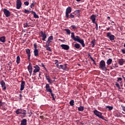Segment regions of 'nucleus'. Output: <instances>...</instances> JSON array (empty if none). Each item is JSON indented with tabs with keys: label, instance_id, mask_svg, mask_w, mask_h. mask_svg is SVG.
Masks as SVG:
<instances>
[{
	"label": "nucleus",
	"instance_id": "f257e3e1",
	"mask_svg": "<svg viewBox=\"0 0 125 125\" xmlns=\"http://www.w3.org/2000/svg\"><path fill=\"white\" fill-rule=\"evenodd\" d=\"M99 68L102 69L103 71H107V67H106V63L104 60L100 61L99 63Z\"/></svg>",
	"mask_w": 125,
	"mask_h": 125
},
{
	"label": "nucleus",
	"instance_id": "f03ea898",
	"mask_svg": "<svg viewBox=\"0 0 125 125\" xmlns=\"http://www.w3.org/2000/svg\"><path fill=\"white\" fill-rule=\"evenodd\" d=\"M93 113L95 116L98 117L100 119H102V120H104V121H107V120L105 119L104 116L102 115V113L98 111L97 110H95L93 111Z\"/></svg>",
	"mask_w": 125,
	"mask_h": 125
},
{
	"label": "nucleus",
	"instance_id": "7ed1b4c3",
	"mask_svg": "<svg viewBox=\"0 0 125 125\" xmlns=\"http://www.w3.org/2000/svg\"><path fill=\"white\" fill-rule=\"evenodd\" d=\"M16 114H17V115H19V114H21L23 116H26V115H27V111H26L25 110L19 108L16 111Z\"/></svg>",
	"mask_w": 125,
	"mask_h": 125
},
{
	"label": "nucleus",
	"instance_id": "20e7f679",
	"mask_svg": "<svg viewBox=\"0 0 125 125\" xmlns=\"http://www.w3.org/2000/svg\"><path fill=\"white\" fill-rule=\"evenodd\" d=\"M72 12V8L68 7L66 8L65 11V17L67 19H69V14Z\"/></svg>",
	"mask_w": 125,
	"mask_h": 125
},
{
	"label": "nucleus",
	"instance_id": "39448f33",
	"mask_svg": "<svg viewBox=\"0 0 125 125\" xmlns=\"http://www.w3.org/2000/svg\"><path fill=\"white\" fill-rule=\"evenodd\" d=\"M106 37L110 40V41H114L115 40V35H112L111 32H107L106 33Z\"/></svg>",
	"mask_w": 125,
	"mask_h": 125
},
{
	"label": "nucleus",
	"instance_id": "423d86ee",
	"mask_svg": "<svg viewBox=\"0 0 125 125\" xmlns=\"http://www.w3.org/2000/svg\"><path fill=\"white\" fill-rule=\"evenodd\" d=\"M33 68L34 69L33 70V76L36 75V73H38V72H40V70H41V68L38 64L36 65L35 66H33Z\"/></svg>",
	"mask_w": 125,
	"mask_h": 125
},
{
	"label": "nucleus",
	"instance_id": "0eeeda50",
	"mask_svg": "<svg viewBox=\"0 0 125 125\" xmlns=\"http://www.w3.org/2000/svg\"><path fill=\"white\" fill-rule=\"evenodd\" d=\"M3 12L4 15L6 16V17H9L11 15V14L10 13V11H9L8 10H7L6 8H4L3 9Z\"/></svg>",
	"mask_w": 125,
	"mask_h": 125
},
{
	"label": "nucleus",
	"instance_id": "6e6552de",
	"mask_svg": "<svg viewBox=\"0 0 125 125\" xmlns=\"http://www.w3.org/2000/svg\"><path fill=\"white\" fill-rule=\"evenodd\" d=\"M16 3L17 9H20L22 6V2L21 1V0H17Z\"/></svg>",
	"mask_w": 125,
	"mask_h": 125
},
{
	"label": "nucleus",
	"instance_id": "1a4fd4ad",
	"mask_svg": "<svg viewBox=\"0 0 125 125\" xmlns=\"http://www.w3.org/2000/svg\"><path fill=\"white\" fill-rule=\"evenodd\" d=\"M28 71L30 74V76H32V73L33 72V66L31 64V62H29V65L27 66Z\"/></svg>",
	"mask_w": 125,
	"mask_h": 125
},
{
	"label": "nucleus",
	"instance_id": "9d476101",
	"mask_svg": "<svg viewBox=\"0 0 125 125\" xmlns=\"http://www.w3.org/2000/svg\"><path fill=\"white\" fill-rule=\"evenodd\" d=\"M40 34L41 35L42 39V41L44 42L45 41V39H46V37H47V35H46V34H45V32H44L43 31H41Z\"/></svg>",
	"mask_w": 125,
	"mask_h": 125
},
{
	"label": "nucleus",
	"instance_id": "9b49d317",
	"mask_svg": "<svg viewBox=\"0 0 125 125\" xmlns=\"http://www.w3.org/2000/svg\"><path fill=\"white\" fill-rule=\"evenodd\" d=\"M61 47H62V49H64V50H69L70 49V46L67 44H61Z\"/></svg>",
	"mask_w": 125,
	"mask_h": 125
},
{
	"label": "nucleus",
	"instance_id": "f8f14e48",
	"mask_svg": "<svg viewBox=\"0 0 125 125\" xmlns=\"http://www.w3.org/2000/svg\"><path fill=\"white\" fill-rule=\"evenodd\" d=\"M45 79L47 80L49 83H52L53 82H55V81H52L51 79H50V77H49V75L47 74V73L45 74Z\"/></svg>",
	"mask_w": 125,
	"mask_h": 125
},
{
	"label": "nucleus",
	"instance_id": "ddd939ff",
	"mask_svg": "<svg viewBox=\"0 0 125 125\" xmlns=\"http://www.w3.org/2000/svg\"><path fill=\"white\" fill-rule=\"evenodd\" d=\"M22 81H21V91L24 90V89L25 88V81H23V79H22Z\"/></svg>",
	"mask_w": 125,
	"mask_h": 125
},
{
	"label": "nucleus",
	"instance_id": "4468645a",
	"mask_svg": "<svg viewBox=\"0 0 125 125\" xmlns=\"http://www.w3.org/2000/svg\"><path fill=\"white\" fill-rule=\"evenodd\" d=\"M0 83L1 85L2 89L3 90H5L6 89V86H5V82L3 81V80H2L0 82Z\"/></svg>",
	"mask_w": 125,
	"mask_h": 125
},
{
	"label": "nucleus",
	"instance_id": "2eb2a0df",
	"mask_svg": "<svg viewBox=\"0 0 125 125\" xmlns=\"http://www.w3.org/2000/svg\"><path fill=\"white\" fill-rule=\"evenodd\" d=\"M45 89L47 92H51L52 91V90L50 88V86H49V84L46 83L45 86Z\"/></svg>",
	"mask_w": 125,
	"mask_h": 125
},
{
	"label": "nucleus",
	"instance_id": "dca6fc26",
	"mask_svg": "<svg viewBox=\"0 0 125 125\" xmlns=\"http://www.w3.org/2000/svg\"><path fill=\"white\" fill-rule=\"evenodd\" d=\"M26 52L27 54L28 59V60H30L31 58V50H30V49H26Z\"/></svg>",
	"mask_w": 125,
	"mask_h": 125
},
{
	"label": "nucleus",
	"instance_id": "f3484780",
	"mask_svg": "<svg viewBox=\"0 0 125 125\" xmlns=\"http://www.w3.org/2000/svg\"><path fill=\"white\" fill-rule=\"evenodd\" d=\"M77 42H79L82 45L83 47H84L85 46V44H84V41L83 39H80V40H77Z\"/></svg>",
	"mask_w": 125,
	"mask_h": 125
},
{
	"label": "nucleus",
	"instance_id": "a211bd4d",
	"mask_svg": "<svg viewBox=\"0 0 125 125\" xmlns=\"http://www.w3.org/2000/svg\"><path fill=\"white\" fill-rule=\"evenodd\" d=\"M96 16L94 15H92V16H90V19L91 20V21L93 23H96Z\"/></svg>",
	"mask_w": 125,
	"mask_h": 125
},
{
	"label": "nucleus",
	"instance_id": "6ab92c4d",
	"mask_svg": "<svg viewBox=\"0 0 125 125\" xmlns=\"http://www.w3.org/2000/svg\"><path fill=\"white\" fill-rule=\"evenodd\" d=\"M21 122V125H27V119H23Z\"/></svg>",
	"mask_w": 125,
	"mask_h": 125
},
{
	"label": "nucleus",
	"instance_id": "aec40b11",
	"mask_svg": "<svg viewBox=\"0 0 125 125\" xmlns=\"http://www.w3.org/2000/svg\"><path fill=\"white\" fill-rule=\"evenodd\" d=\"M74 46L76 49H80L81 48V45L78 43H76Z\"/></svg>",
	"mask_w": 125,
	"mask_h": 125
},
{
	"label": "nucleus",
	"instance_id": "412c9836",
	"mask_svg": "<svg viewBox=\"0 0 125 125\" xmlns=\"http://www.w3.org/2000/svg\"><path fill=\"white\" fill-rule=\"evenodd\" d=\"M34 56L36 57L39 56V50L35 49L34 51Z\"/></svg>",
	"mask_w": 125,
	"mask_h": 125
},
{
	"label": "nucleus",
	"instance_id": "4be33fe9",
	"mask_svg": "<svg viewBox=\"0 0 125 125\" xmlns=\"http://www.w3.org/2000/svg\"><path fill=\"white\" fill-rule=\"evenodd\" d=\"M66 63L62 65V70H64V71H67L68 70V67L67 66Z\"/></svg>",
	"mask_w": 125,
	"mask_h": 125
},
{
	"label": "nucleus",
	"instance_id": "5701e85b",
	"mask_svg": "<svg viewBox=\"0 0 125 125\" xmlns=\"http://www.w3.org/2000/svg\"><path fill=\"white\" fill-rule=\"evenodd\" d=\"M51 41H53V36H51L48 38L47 42L50 43L51 42Z\"/></svg>",
	"mask_w": 125,
	"mask_h": 125
},
{
	"label": "nucleus",
	"instance_id": "b1692460",
	"mask_svg": "<svg viewBox=\"0 0 125 125\" xmlns=\"http://www.w3.org/2000/svg\"><path fill=\"white\" fill-rule=\"evenodd\" d=\"M0 107H1L3 111H5L7 109V108H6V106L2 104V102H1V105H0Z\"/></svg>",
	"mask_w": 125,
	"mask_h": 125
},
{
	"label": "nucleus",
	"instance_id": "393cba45",
	"mask_svg": "<svg viewBox=\"0 0 125 125\" xmlns=\"http://www.w3.org/2000/svg\"><path fill=\"white\" fill-rule=\"evenodd\" d=\"M78 111H80V112H83V110H84V106H80L78 108Z\"/></svg>",
	"mask_w": 125,
	"mask_h": 125
},
{
	"label": "nucleus",
	"instance_id": "a878e982",
	"mask_svg": "<svg viewBox=\"0 0 125 125\" xmlns=\"http://www.w3.org/2000/svg\"><path fill=\"white\" fill-rule=\"evenodd\" d=\"M0 42H5V37L2 36L0 37Z\"/></svg>",
	"mask_w": 125,
	"mask_h": 125
},
{
	"label": "nucleus",
	"instance_id": "bb28decb",
	"mask_svg": "<svg viewBox=\"0 0 125 125\" xmlns=\"http://www.w3.org/2000/svg\"><path fill=\"white\" fill-rule=\"evenodd\" d=\"M119 63L121 66L124 65V63H125V61H124V60L123 59H121L119 61Z\"/></svg>",
	"mask_w": 125,
	"mask_h": 125
},
{
	"label": "nucleus",
	"instance_id": "cd10ccee",
	"mask_svg": "<svg viewBox=\"0 0 125 125\" xmlns=\"http://www.w3.org/2000/svg\"><path fill=\"white\" fill-rule=\"evenodd\" d=\"M32 14H33V16L34 18H40V17H39V15H37V14L34 11H32Z\"/></svg>",
	"mask_w": 125,
	"mask_h": 125
},
{
	"label": "nucleus",
	"instance_id": "c85d7f7f",
	"mask_svg": "<svg viewBox=\"0 0 125 125\" xmlns=\"http://www.w3.org/2000/svg\"><path fill=\"white\" fill-rule=\"evenodd\" d=\"M113 61V60L112 59H109L107 60L106 63L107 65H111V63H112Z\"/></svg>",
	"mask_w": 125,
	"mask_h": 125
},
{
	"label": "nucleus",
	"instance_id": "c756f323",
	"mask_svg": "<svg viewBox=\"0 0 125 125\" xmlns=\"http://www.w3.org/2000/svg\"><path fill=\"white\" fill-rule=\"evenodd\" d=\"M33 11H30L29 10H27L26 9H24V13L26 14H29V13H32Z\"/></svg>",
	"mask_w": 125,
	"mask_h": 125
},
{
	"label": "nucleus",
	"instance_id": "7c9ffc66",
	"mask_svg": "<svg viewBox=\"0 0 125 125\" xmlns=\"http://www.w3.org/2000/svg\"><path fill=\"white\" fill-rule=\"evenodd\" d=\"M91 45H92V47H94V46H95V39L93 40L91 42Z\"/></svg>",
	"mask_w": 125,
	"mask_h": 125
},
{
	"label": "nucleus",
	"instance_id": "2f4dec72",
	"mask_svg": "<svg viewBox=\"0 0 125 125\" xmlns=\"http://www.w3.org/2000/svg\"><path fill=\"white\" fill-rule=\"evenodd\" d=\"M74 14H75L74 12L71 13L70 14V16L69 15L68 18H71V19L75 18V15Z\"/></svg>",
	"mask_w": 125,
	"mask_h": 125
},
{
	"label": "nucleus",
	"instance_id": "473e14b6",
	"mask_svg": "<svg viewBox=\"0 0 125 125\" xmlns=\"http://www.w3.org/2000/svg\"><path fill=\"white\" fill-rule=\"evenodd\" d=\"M71 39H72L73 41L77 40L76 39V37H75V33H74V32L71 33Z\"/></svg>",
	"mask_w": 125,
	"mask_h": 125
},
{
	"label": "nucleus",
	"instance_id": "72a5a7b5",
	"mask_svg": "<svg viewBox=\"0 0 125 125\" xmlns=\"http://www.w3.org/2000/svg\"><path fill=\"white\" fill-rule=\"evenodd\" d=\"M105 108L106 109H108V110L109 111H112V110L113 109V106H109V105H107L105 107Z\"/></svg>",
	"mask_w": 125,
	"mask_h": 125
},
{
	"label": "nucleus",
	"instance_id": "f704fd0d",
	"mask_svg": "<svg viewBox=\"0 0 125 125\" xmlns=\"http://www.w3.org/2000/svg\"><path fill=\"white\" fill-rule=\"evenodd\" d=\"M16 62L17 64H19L20 63V56H18L17 57V60H16Z\"/></svg>",
	"mask_w": 125,
	"mask_h": 125
},
{
	"label": "nucleus",
	"instance_id": "c9c22d12",
	"mask_svg": "<svg viewBox=\"0 0 125 125\" xmlns=\"http://www.w3.org/2000/svg\"><path fill=\"white\" fill-rule=\"evenodd\" d=\"M64 31H65L66 32L67 35H70L71 34V30L68 29H64Z\"/></svg>",
	"mask_w": 125,
	"mask_h": 125
},
{
	"label": "nucleus",
	"instance_id": "e433bc0d",
	"mask_svg": "<svg viewBox=\"0 0 125 125\" xmlns=\"http://www.w3.org/2000/svg\"><path fill=\"white\" fill-rule=\"evenodd\" d=\"M74 103H75V101H74V100H71L69 102L70 106H74Z\"/></svg>",
	"mask_w": 125,
	"mask_h": 125
},
{
	"label": "nucleus",
	"instance_id": "4c0bfd02",
	"mask_svg": "<svg viewBox=\"0 0 125 125\" xmlns=\"http://www.w3.org/2000/svg\"><path fill=\"white\" fill-rule=\"evenodd\" d=\"M80 12H81V10H76L75 12V15H80Z\"/></svg>",
	"mask_w": 125,
	"mask_h": 125
},
{
	"label": "nucleus",
	"instance_id": "58836bf2",
	"mask_svg": "<svg viewBox=\"0 0 125 125\" xmlns=\"http://www.w3.org/2000/svg\"><path fill=\"white\" fill-rule=\"evenodd\" d=\"M31 25H29L28 24V22H26V23H23V27L24 28H27V27H30Z\"/></svg>",
	"mask_w": 125,
	"mask_h": 125
},
{
	"label": "nucleus",
	"instance_id": "ea45409f",
	"mask_svg": "<svg viewBox=\"0 0 125 125\" xmlns=\"http://www.w3.org/2000/svg\"><path fill=\"white\" fill-rule=\"evenodd\" d=\"M76 40H74V42H78V40L79 41V40H81V38L79 36H76Z\"/></svg>",
	"mask_w": 125,
	"mask_h": 125
},
{
	"label": "nucleus",
	"instance_id": "a19ab883",
	"mask_svg": "<svg viewBox=\"0 0 125 125\" xmlns=\"http://www.w3.org/2000/svg\"><path fill=\"white\" fill-rule=\"evenodd\" d=\"M51 93V95L53 98V100H55V98H54L55 94L52 93V91H51V92H50Z\"/></svg>",
	"mask_w": 125,
	"mask_h": 125
},
{
	"label": "nucleus",
	"instance_id": "79ce46f5",
	"mask_svg": "<svg viewBox=\"0 0 125 125\" xmlns=\"http://www.w3.org/2000/svg\"><path fill=\"white\" fill-rule=\"evenodd\" d=\"M122 80H123V79H122V78H121V77H118V78H117V82H121V81H122Z\"/></svg>",
	"mask_w": 125,
	"mask_h": 125
},
{
	"label": "nucleus",
	"instance_id": "37998d69",
	"mask_svg": "<svg viewBox=\"0 0 125 125\" xmlns=\"http://www.w3.org/2000/svg\"><path fill=\"white\" fill-rule=\"evenodd\" d=\"M94 24H95V25H96V31H98V24H97V22L94 23Z\"/></svg>",
	"mask_w": 125,
	"mask_h": 125
},
{
	"label": "nucleus",
	"instance_id": "c03bdc74",
	"mask_svg": "<svg viewBox=\"0 0 125 125\" xmlns=\"http://www.w3.org/2000/svg\"><path fill=\"white\" fill-rule=\"evenodd\" d=\"M34 48L35 49H38V45H37V43H35L34 44Z\"/></svg>",
	"mask_w": 125,
	"mask_h": 125
},
{
	"label": "nucleus",
	"instance_id": "a18cd8bd",
	"mask_svg": "<svg viewBox=\"0 0 125 125\" xmlns=\"http://www.w3.org/2000/svg\"><path fill=\"white\" fill-rule=\"evenodd\" d=\"M71 28L73 29H77V26H75V25H72L71 26Z\"/></svg>",
	"mask_w": 125,
	"mask_h": 125
},
{
	"label": "nucleus",
	"instance_id": "49530a36",
	"mask_svg": "<svg viewBox=\"0 0 125 125\" xmlns=\"http://www.w3.org/2000/svg\"><path fill=\"white\" fill-rule=\"evenodd\" d=\"M29 2L28 1H25V2H24V4L25 5H26V6H28V5H29Z\"/></svg>",
	"mask_w": 125,
	"mask_h": 125
},
{
	"label": "nucleus",
	"instance_id": "de8ad7c7",
	"mask_svg": "<svg viewBox=\"0 0 125 125\" xmlns=\"http://www.w3.org/2000/svg\"><path fill=\"white\" fill-rule=\"evenodd\" d=\"M34 6H35V3H32L31 5H30V8H33V7H34Z\"/></svg>",
	"mask_w": 125,
	"mask_h": 125
},
{
	"label": "nucleus",
	"instance_id": "09e8293b",
	"mask_svg": "<svg viewBox=\"0 0 125 125\" xmlns=\"http://www.w3.org/2000/svg\"><path fill=\"white\" fill-rule=\"evenodd\" d=\"M41 65H42V67H43V68H44V70H46V71H47L46 68H45L44 64H43V63H42Z\"/></svg>",
	"mask_w": 125,
	"mask_h": 125
},
{
	"label": "nucleus",
	"instance_id": "8fccbe9b",
	"mask_svg": "<svg viewBox=\"0 0 125 125\" xmlns=\"http://www.w3.org/2000/svg\"><path fill=\"white\" fill-rule=\"evenodd\" d=\"M113 66V68H116V67H118V64L117 63H115V64H114L113 65H112Z\"/></svg>",
	"mask_w": 125,
	"mask_h": 125
},
{
	"label": "nucleus",
	"instance_id": "3c124183",
	"mask_svg": "<svg viewBox=\"0 0 125 125\" xmlns=\"http://www.w3.org/2000/svg\"><path fill=\"white\" fill-rule=\"evenodd\" d=\"M121 107H122V109L124 112H125V106H123V104L121 105Z\"/></svg>",
	"mask_w": 125,
	"mask_h": 125
},
{
	"label": "nucleus",
	"instance_id": "603ef678",
	"mask_svg": "<svg viewBox=\"0 0 125 125\" xmlns=\"http://www.w3.org/2000/svg\"><path fill=\"white\" fill-rule=\"evenodd\" d=\"M115 85H116V87H118L120 86V84H119V83L116 82L115 83Z\"/></svg>",
	"mask_w": 125,
	"mask_h": 125
},
{
	"label": "nucleus",
	"instance_id": "864d4df0",
	"mask_svg": "<svg viewBox=\"0 0 125 125\" xmlns=\"http://www.w3.org/2000/svg\"><path fill=\"white\" fill-rule=\"evenodd\" d=\"M46 50H48V51H50L51 50V49H50V47H47L46 48Z\"/></svg>",
	"mask_w": 125,
	"mask_h": 125
},
{
	"label": "nucleus",
	"instance_id": "5fc2aeb1",
	"mask_svg": "<svg viewBox=\"0 0 125 125\" xmlns=\"http://www.w3.org/2000/svg\"><path fill=\"white\" fill-rule=\"evenodd\" d=\"M59 69H63V65H60V66H59Z\"/></svg>",
	"mask_w": 125,
	"mask_h": 125
},
{
	"label": "nucleus",
	"instance_id": "6e6d98bb",
	"mask_svg": "<svg viewBox=\"0 0 125 125\" xmlns=\"http://www.w3.org/2000/svg\"><path fill=\"white\" fill-rule=\"evenodd\" d=\"M90 59L91 60H92V61H93V62H94L95 61L94 60V59H93V58H92V57H90Z\"/></svg>",
	"mask_w": 125,
	"mask_h": 125
},
{
	"label": "nucleus",
	"instance_id": "4d7b16f0",
	"mask_svg": "<svg viewBox=\"0 0 125 125\" xmlns=\"http://www.w3.org/2000/svg\"><path fill=\"white\" fill-rule=\"evenodd\" d=\"M55 62H55V64H57V63H58V60H55Z\"/></svg>",
	"mask_w": 125,
	"mask_h": 125
},
{
	"label": "nucleus",
	"instance_id": "13d9d810",
	"mask_svg": "<svg viewBox=\"0 0 125 125\" xmlns=\"http://www.w3.org/2000/svg\"><path fill=\"white\" fill-rule=\"evenodd\" d=\"M41 75L42 74H41V73H40L39 74V77L40 79H42V77H41Z\"/></svg>",
	"mask_w": 125,
	"mask_h": 125
},
{
	"label": "nucleus",
	"instance_id": "bf43d9fd",
	"mask_svg": "<svg viewBox=\"0 0 125 125\" xmlns=\"http://www.w3.org/2000/svg\"><path fill=\"white\" fill-rule=\"evenodd\" d=\"M46 46H47V47H48V46H49V42H48V43L46 44Z\"/></svg>",
	"mask_w": 125,
	"mask_h": 125
},
{
	"label": "nucleus",
	"instance_id": "052dcab7",
	"mask_svg": "<svg viewBox=\"0 0 125 125\" xmlns=\"http://www.w3.org/2000/svg\"><path fill=\"white\" fill-rule=\"evenodd\" d=\"M20 99L21 100V97H22V95L21 94H20Z\"/></svg>",
	"mask_w": 125,
	"mask_h": 125
},
{
	"label": "nucleus",
	"instance_id": "680f3d73",
	"mask_svg": "<svg viewBox=\"0 0 125 125\" xmlns=\"http://www.w3.org/2000/svg\"><path fill=\"white\" fill-rule=\"evenodd\" d=\"M56 64V66L57 67V68H59V64L57 63V64Z\"/></svg>",
	"mask_w": 125,
	"mask_h": 125
},
{
	"label": "nucleus",
	"instance_id": "e2e57ef3",
	"mask_svg": "<svg viewBox=\"0 0 125 125\" xmlns=\"http://www.w3.org/2000/svg\"><path fill=\"white\" fill-rule=\"evenodd\" d=\"M123 79H124V81L125 80V76H122Z\"/></svg>",
	"mask_w": 125,
	"mask_h": 125
},
{
	"label": "nucleus",
	"instance_id": "0e129e2a",
	"mask_svg": "<svg viewBox=\"0 0 125 125\" xmlns=\"http://www.w3.org/2000/svg\"><path fill=\"white\" fill-rule=\"evenodd\" d=\"M110 30V27H108L106 28L107 31H109Z\"/></svg>",
	"mask_w": 125,
	"mask_h": 125
},
{
	"label": "nucleus",
	"instance_id": "69168bd1",
	"mask_svg": "<svg viewBox=\"0 0 125 125\" xmlns=\"http://www.w3.org/2000/svg\"><path fill=\"white\" fill-rule=\"evenodd\" d=\"M110 69H111V70H113V69H115V68H114V67H113V65H112V66L111 67Z\"/></svg>",
	"mask_w": 125,
	"mask_h": 125
},
{
	"label": "nucleus",
	"instance_id": "338daca9",
	"mask_svg": "<svg viewBox=\"0 0 125 125\" xmlns=\"http://www.w3.org/2000/svg\"><path fill=\"white\" fill-rule=\"evenodd\" d=\"M93 63L94 64V65H96V62H95V61L93 62Z\"/></svg>",
	"mask_w": 125,
	"mask_h": 125
},
{
	"label": "nucleus",
	"instance_id": "774afa93",
	"mask_svg": "<svg viewBox=\"0 0 125 125\" xmlns=\"http://www.w3.org/2000/svg\"><path fill=\"white\" fill-rule=\"evenodd\" d=\"M1 100H0V106H1Z\"/></svg>",
	"mask_w": 125,
	"mask_h": 125
}]
</instances>
